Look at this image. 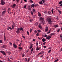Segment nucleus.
I'll list each match as a JSON object with an SVG mask.
<instances>
[{
	"instance_id": "1",
	"label": "nucleus",
	"mask_w": 62,
	"mask_h": 62,
	"mask_svg": "<svg viewBox=\"0 0 62 62\" xmlns=\"http://www.w3.org/2000/svg\"><path fill=\"white\" fill-rule=\"evenodd\" d=\"M47 20L49 24H52V18L49 17H48L47 18Z\"/></svg>"
},
{
	"instance_id": "2",
	"label": "nucleus",
	"mask_w": 62,
	"mask_h": 62,
	"mask_svg": "<svg viewBox=\"0 0 62 62\" xmlns=\"http://www.w3.org/2000/svg\"><path fill=\"white\" fill-rule=\"evenodd\" d=\"M0 52L2 53V54L3 55H6V53L3 50H1L0 51Z\"/></svg>"
},
{
	"instance_id": "3",
	"label": "nucleus",
	"mask_w": 62,
	"mask_h": 62,
	"mask_svg": "<svg viewBox=\"0 0 62 62\" xmlns=\"http://www.w3.org/2000/svg\"><path fill=\"white\" fill-rule=\"evenodd\" d=\"M1 2L2 5H4L5 4V2L3 0H1Z\"/></svg>"
},
{
	"instance_id": "4",
	"label": "nucleus",
	"mask_w": 62,
	"mask_h": 62,
	"mask_svg": "<svg viewBox=\"0 0 62 62\" xmlns=\"http://www.w3.org/2000/svg\"><path fill=\"white\" fill-rule=\"evenodd\" d=\"M51 36H47V37H46V39H48L49 40H50L51 38Z\"/></svg>"
},
{
	"instance_id": "5",
	"label": "nucleus",
	"mask_w": 62,
	"mask_h": 62,
	"mask_svg": "<svg viewBox=\"0 0 62 62\" xmlns=\"http://www.w3.org/2000/svg\"><path fill=\"white\" fill-rule=\"evenodd\" d=\"M13 47H14L15 49H16V48H17V47L18 46H17L16 45L14 44H13Z\"/></svg>"
},
{
	"instance_id": "6",
	"label": "nucleus",
	"mask_w": 62,
	"mask_h": 62,
	"mask_svg": "<svg viewBox=\"0 0 62 62\" xmlns=\"http://www.w3.org/2000/svg\"><path fill=\"white\" fill-rule=\"evenodd\" d=\"M17 30H19L20 31H23V28L22 27L21 28H18Z\"/></svg>"
},
{
	"instance_id": "7",
	"label": "nucleus",
	"mask_w": 62,
	"mask_h": 62,
	"mask_svg": "<svg viewBox=\"0 0 62 62\" xmlns=\"http://www.w3.org/2000/svg\"><path fill=\"white\" fill-rule=\"evenodd\" d=\"M39 19L40 21H43L44 20V19L41 17H40L39 18Z\"/></svg>"
},
{
	"instance_id": "8",
	"label": "nucleus",
	"mask_w": 62,
	"mask_h": 62,
	"mask_svg": "<svg viewBox=\"0 0 62 62\" xmlns=\"http://www.w3.org/2000/svg\"><path fill=\"white\" fill-rule=\"evenodd\" d=\"M6 45H4L3 46H1V49H3V48H6Z\"/></svg>"
},
{
	"instance_id": "9",
	"label": "nucleus",
	"mask_w": 62,
	"mask_h": 62,
	"mask_svg": "<svg viewBox=\"0 0 62 62\" xmlns=\"http://www.w3.org/2000/svg\"><path fill=\"white\" fill-rule=\"evenodd\" d=\"M11 7L12 8H14L16 7V4H14L13 5L11 6Z\"/></svg>"
},
{
	"instance_id": "10",
	"label": "nucleus",
	"mask_w": 62,
	"mask_h": 62,
	"mask_svg": "<svg viewBox=\"0 0 62 62\" xmlns=\"http://www.w3.org/2000/svg\"><path fill=\"white\" fill-rule=\"evenodd\" d=\"M6 10L3 11L2 13V15L3 16L5 14V13H6Z\"/></svg>"
},
{
	"instance_id": "11",
	"label": "nucleus",
	"mask_w": 62,
	"mask_h": 62,
	"mask_svg": "<svg viewBox=\"0 0 62 62\" xmlns=\"http://www.w3.org/2000/svg\"><path fill=\"white\" fill-rule=\"evenodd\" d=\"M4 41H6L7 39H6V36H5V33H4Z\"/></svg>"
},
{
	"instance_id": "12",
	"label": "nucleus",
	"mask_w": 62,
	"mask_h": 62,
	"mask_svg": "<svg viewBox=\"0 0 62 62\" xmlns=\"http://www.w3.org/2000/svg\"><path fill=\"white\" fill-rule=\"evenodd\" d=\"M38 16L39 17L41 16V14H40V13H39V12H38Z\"/></svg>"
},
{
	"instance_id": "13",
	"label": "nucleus",
	"mask_w": 62,
	"mask_h": 62,
	"mask_svg": "<svg viewBox=\"0 0 62 62\" xmlns=\"http://www.w3.org/2000/svg\"><path fill=\"white\" fill-rule=\"evenodd\" d=\"M16 32L17 34H19L20 32V31H19V30H18L17 29Z\"/></svg>"
},
{
	"instance_id": "14",
	"label": "nucleus",
	"mask_w": 62,
	"mask_h": 62,
	"mask_svg": "<svg viewBox=\"0 0 62 62\" xmlns=\"http://www.w3.org/2000/svg\"><path fill=\"white\" fill-rule=\"evenodd\" d=\"M46 40V39H44V38H43L42 39V41H43V42H45V41Z\"/></svg>"
},
{
	"instance_id": "15",
	"label": "nucleus",
	"mask_w": 62,
	"mask_h": 62,
	"mask_svg": "<svg viewBox=\"0 0 62 62\" xmlns=\"http://www.w3.org/2000/svg\"><path fill=\"white\" fill-rule=\"evenodd\" d=\"M48 28L47 27H46V28L45 29V32H47L48 31Z\"/></svg>"
},
{
	"instance_id": "16",
	"label": "nucleus",
	"mask_w": 62,
	"mask_h": 62,
	"mask_svg": "<svg viewBox=\"0 0 62 62\" xmlns=\"http://www.w3.org/2000/svg\"><path fill=\"white\" fill-rule=\"evenodd\" d=\"M55 34V33H51L50 35H51V36H53V35H54Z\"/></svg>"
},
{
	"instance_id": "17",
	"label": "nucleus",
	"mask_w": 62,
	"mask_h": 62,
	"mask_svg": "<svg viewBox=\"0 0 62 62\" xmlns=\"http://www.w3.org/2000/svg\"><path fill=\"white\" fill-rule=\"evenodd\" d=\"M39 28H40V29H41V28H42L41 27V24H39Z\"/></svg>"
},
{
	"instance_id": "18",
	"label": "nucleus",
	"mask_w": 62,
	"mask_h": 62,
	"mask_svg": "<svg viewBox=\"0 0 62 62\" xmlns=\"http://www.w3.org/2000/svg\"><path fill=\"white\" fill-rule=\"evenodd\" d=\"M47 14L49 15H50L51 14V12L50 11H48L47 12Z\"/></svg>"
},
{
	"instance_id": "19",
	"label": "nucleus",
	"mask_w": 62,
	"mask_h": 62,
	"mask_svg": "<svg viewBox=\"0 0 62 62\" xmlns=\"http://www.w3.org/2000/svg\"><path fill=\"white\" fill-rule=\"evenodd\" d=\"M40 48V47H39V48H36V51H39V50Z\"/></svg>"
},
{
	"instance_id": "20",
	"label": "nucleus",
	"mask_w": 62,
	"mask_h": 62,
	"mask_svg": "<svg viewBox=\"0 0 62 62\" xmlns=\"http://www.w3.org/2000/svg\"><path fill=\"white\" fill-rule=\"evenodd\" d=\"M32 11L34 12V13H36V11L35 10L34 8H33V9Z\"/></svg>"
},
{
	"instance_id": "21",
	"label": "nucleus",
	"mask_w": 62,
	"mask_h": 62,
	"mask_svg": "<svg viewBox=\"0 0 62 62\" xmlns=\"http://www.w3.org/2000/svg\"><path fill=\"white\" fill-rule=\"evenodd\" d=\"M10 60H8V61H9L10 62H12V60H13V59H12V58H10Z\"/></svg>"
},
{
	"instance_id": "22",
	"label": "nucleus",
	"mask_w": 62,
	"mask_h": 62,
	"mask_svg": "<svg viewBox=\"0 0 62 62\" xmlns=\"http://www.w3.org/2000/svg\"><path fill=\"white\" fill-rule=\"evenodd\" d=\"M39 3L40 5H41V4H43L42 3V1H41L40 2H39Z\"/></svg>"
},
{
	"instance_id": "23",
	"label": "nucleus",
	"mask_w": 62,
	"mask_h": 62,
	"mask_svg": "<svg viewBox=\"0 0 62 62\" xmlns=\"http://www.w3.org/2000/svg\"><path fill=\"white\" fill-rule=\"evenodd\" d=\"M35 5L34 4H33L32 5H31V8H34V5Z\"/></svg>"
},
{
	"instance_id": "24",
	"label": "nucleus",
	"mask_w": 62,
	"mask_h": 62,
	"mask_svg": "<svg viewBox=\"0 0 62 62\" xmlns=\"http://www.w3.org/2000/svg\"><path fill=\"white\" fill-rule=\"evenodd\" d=\"M29 2L30 3H33V1L32 0H30L29 1Z\"/></svg>"
},
{
	"instance_id": "25",
	"label": "nucleus",
	"mask_w": 62,
	"mask_h": 62,
	"mask_svg": "<svg viewBox=\"0 0 62 62\" xmlns=\"http://www.w3.org/2000/svg\"><path fill=\"white\" fill-rule=\"evenodd\" d=\"M33 47V46L32 45H31V46H30V49H31Z\"/></svg>"
},
{
	"instance_id": "26",
	"label": "nucleus",
	"mask_w": 62,
	"mask_h": 62,
	"mask_svg": "<svg viewBox=\"0 0 62 62\" xmlns=\"http://www.w3.org/2000/svg\"><path fill=\"white\" fill-rule=\"evenodd\" d=\"M18 48L19 50H21L22 49V48L21 46L19 47Z\"/></svg>"
},
{
	"instance_id": "27",
	"label": "nucleus",
	"mask_w": 62,
	"mask_h": 62,
	"mask_svg": "<svg viewBox=\"0 0 62 62\" xmlns=\"http://www.w3.org/2000/svg\"><path fill=\"white\" fill-rule=\"evenodd\" d=\"M50 33H51V30H49V31H48V32L47 33V34H50Z\"/></svg>"
},
{
	"instance_id": "28",
	"label": "nucleus",
	"mask_w": 62,
	"mask_h": 62,
	"mask_svg": "<svg viewBox=\"0 0 62 62\" xmlns=\"http://www.w3.org/2000/svg\"><path fill=\"white\" fill-rule=\"evenodd\" d=\"M35 25L36 26H37L38 25V22L36 23L35 24Z\"/></svg>"
},
{
	"instance_id": "29",
	"label": "nucleus",
	"mask_w": 62,
	"mask_h": 62,
	"mask_svg": "<svg viewBox=\"0 0 62 62\" xmlns=\"http://www.w3.org/2000/svg\"><path fill=\"white\" fill-rule=\"evenodd\" d=\"M30 33H31L32 31V29L30 28Z\"/></svg>"
},
{
	"instance_id": "30",
	"label": "nucleus",
	"mask_w": 62,
	"mask_h": 62,
	"mask_svg": "<svg viewBox=\"0 0 62 62\" xmlns=\"http://www.w3.org/2000/svg\"><path fill=\"white\" fill-rule=\"evenodd\" d=\"M0 43H3V40H0Z\"/></svg>"
},
{
	"instance_id": "31",
	"label": "nucleus",
	"mask_w": 62,
	"mask_h": 62,
	"mask_svg": "<svg viewBox=\"0 0 62 62\" xmlns=\"http://www.w3.org/2000/svg\"><path fill=\"white\" fill-rule=\"evenodd\" d=\"M36 36H37L38 37H39V33H37V34H36Z\"/></svg>"
},
{
	"instance_id": "32",
	"label": "nucleus",
	"mask_w": 62,
	"mask_h": 62,
	"mask_svg": "<svg viewBox=\"0 0 62 62\" xmlns=\"http://www.w3.org/2000/svg\"><path fill=\"white\" fill-rule=\"evenodd\" d=\"M54 9H52L51 10L52 13L53 14V12H54Z\"/></svg>"
},
{
	"instance_id": "33",
	"label": "nucleus",
	"mask_w": 62,
	"mask_h": 62,
	"mask_svg": "<svg viewBox=\"0 0 62 62\" xmlns=\"http://www.w3.org/2000/svg\"><path fill=\"white\" fill-rule=\"evenodd\" d=\"M58 61V59H57L56 60H55L54 62H57Z\"/></svg>"
},
{
	"instance_id": "34",
	"label": "nucleus",
	"mask_w": 62,
	"mask_h": 62,
	"mask_svg": "<svg viewBox=\"0 0 62 62\" xmlns=\"http://www.w3.org/2000/svg\"><path fill=\"white\" fill-rule=\"evenodd\" d=\"M51 51H52V50H51V49L49 50L48 51V53H50V52H51Z\"/></svg>"
},
{
	"instance_id": "35",
	"label": "nucleus",
	"mask_w": 62,
	"mask_h": 62,
	"mask_svg": "<svg viewBox=\"0 0 62 62\" xmlns=\"http://www.w3.org/2000/svg\"><path fill=\"white\" fill-rule=\"evenodd\" d=\"M37 31L38 33H40L41 32V31L40 30H37Z\"/></svg>"
},
{
	"instance_id": "36",
	"label": "nucleus",
	"mask_w": 62,
	"mask_h": 62,
	"mask_svg": "<svg viewBox=\"0 0 62 62\" xmlns=\"http://www.w3.org/2000/svg\"><path fill=\"white\" fill-rule=\"evenodd\" d=\"M62 3V1H61L59 2V4H61Z\"/></svg>"
},
{
	"instance_id": "37",
	"label": "nucleus",
	"mask_w": 62,
	"mask_h": 62,
	"mask_svg": "<svg viewBox=\"0 0 62 62\" xmlns=\"http://www.w3.org/2000/svg\"><path fill=\"white\" fill-rule=\"evenodd\" d=\"M11 30H12V29L11 27H8Z\"/></svg>"
},
{
	"instance_id": "38",
	"label": "nucleus",
	"mask_w": 62,
	"mask_h": 62,
	"mask_svg": "<svg viewBox=\"0 0 62 62\" xmlns=\"http://www.w3.org/2000/svg\"><path fill=\"white\" fill-rule=\"evenodd\" d=\"M26 6H26V5H24L23 6V8H26Z\"/></svg>"
},
{
	"instance_id": "39",
	"label": "nucleus",
	"mask_w": 62,
	"mask_h": 62,
	"mask_svg": "<svg viewBox=\"0 0 62 62\" xmlns=\"http://www.w3.org/2000/svg\"><path fill=\"white\" fill-rule=\"evenodd\" d=\"M12 28L13 29H14V25H12Z\"/></svg>"
},
{
	"instance_id": "40",
	"label": "nucleus",
	"mask_w": 62,
	"mask_h": 62,
	"mask_svg": "<svg viewBox=\"0 0 62 62\" xmlns=\"http://www.w3.org/2000/svg\"><path fill=\"white\" fill-rule=\"evenodd\" d=\"M30 22H33V19H30Z\"/></svg>"
},
{
	"instance_id": "41",
	"label": "nucleus",
	"mask_w": 62,
	"mask_h": 62,
	"mask_svg": "<svg viewBox=\"0 0 62 62\" xmlns=\"http://www.w3.org/2000/svg\"><path fill=\"white\" fill-rule=\"evenodd\" d=\"M58 10L59 11V13H60V14H61V11L59 10Z\"/></svg>"
},
{
	"instance_id": "42",
	"label": "nucleus",
	"mask_w": 62,
	"mask_h": 62,
	"mask_svg": "<svg viewBox=\"0 0 62 62\" xmlns=\"http://www.w3.org/2000/svg\"><path fill=\"white\" fill-rule=\"evenodd\" d=\"M45 23V22L44 21H43L42 22V23H43V24H44V23Z\"/></svg>"
},
{
	"instance_id": "43",
	"label": "nucleus",
	"mask_w": 62,
	"mask_h": 62,
	"mask_svg": "<svg viewBox=\"0 0 62 62\" xmlns=\"http://www.w3.org/2000/svg\"><path fill=\"white\" fill-rule=\"evenodd\" d=\"M39 43L38 42L36 43V46H38Z\"/></svg>"
},
{
	"instance_id": "44",
	"label": "nucleus",
	"mask_w": 62,
	"mask_h": 62,
	"mask_svg": "<svg viewBox=\"0 0 62 62\" xmlns=\"http://www.w3.org/2000/svg\"><path fill=\"white\" fill-rule=\"evenodd\" d=\"M31 13L32 15H33V12H32V11H31Z\"/></svg>"
},
{
	"instance_id": "45",
	"label": "nucleus",
	"mask_w": 62,
	"mask_h": 62,
	"mask_svg": "<svg viewBox=\"0 0 62 62\" xmlns=\"http://www.w3.org/2000/svg\"><path fill=\"white\" fill-rule=\"evenodd\" d=\"M8 54L9 55L11 53H10V52L9 51V52H8Z\"/></svg>"
},
{
	"instance_id": "46",
	"label": "nucleus",
	"mask_w": 62,
	"mask_h": 62,
	"mask_svg": "<svg viewBox=\"0 0 62 62\" xmlns=\"http://www.w3.org/2000/svg\"><path fill=\"white\" fill-rule=\"evenodd\" d=\"M58 25H55V28H56V27H58Z\"/></svg>"
},
{
	"instance_id": "47",
	"label": "nucleus",
	"mask_w": 62,
	"mask_h": 62,
	"mask_svg": "<svg viewBox=\"0 0 62 62\" xmlns=\"http://www.w3.org/2000/svg\"><path fill=\"white\" fill-rule=\"evenodd\" d=\"M8 11H10V8H8Z\"/></svg>"
},
{
	"instance_id": "48",
	"label": "nucleus",
	"mask_w": 62,
	"mask_h": 62,
	"mask_svg": "<svg viewBox=\"0 0 62 62\" xmlns=\"http://www.w3.org/2000/svg\"><path fill=\"white\" fill-rule=\"evenodd\" d=\"M42 1L43 3H44L45 2V0H42Z\"/></svg>"
},
{
	"instance_id": "49",
	"label": "nucleus",
	"mask_w": 62,
	"mask_h": 62,
	"mask_svg": "<svg viewBox=\"0 0 62 62\" xmlns=\"http://www.w3.org/2000/svg\"><path fill=\"white\" fill-rule=\"evenodd\" d=\"M19 1L20 0H16V2H17V3H18Z\"/></svg>"
},
{
	"instance_id": "50",
	"label": "nucleus",
	"mask_w": 62,
	"mask_h": 62,
	"mask_svg": "<svg viewBox=\"0 0 62 62\" xmlns=\"http://www.w3.org/2000/svg\"><path fill=\"white\" fill-rule=\"evenodd\" d=\"M12 43L10 42V46H11V45H12Z\"/></svg>"
},
{
	"instance_id": "51",
	"label": "nucleus",
	"mask_w": 62,
	"mask_h": 62,
	"mask_svg": "<svg viewBox=\"0 0 62 62\" xmlns=\"http://www.w3.org/2000/svg\"><path fill=\"white\" fill-rule=\"evenodd\" d=\"M44 37H47V35L46 34L44 36Z\"/></svg>"
},
{
	"instance_id": "52",
	"label": "nucleus",
	"mask_w": 62,
	"mask_h": 62,
	"mask_svg": "<svg viewBox=\"0 0 62 62\" xmlns=\"http://www.w3.org/2000/svg\"><path fill=\"white\" fill-rule=\"evenodd\" d=\"M24 60H25V61L26 62L27 61V58H25L24 59Z\"/></svg>"
},
{
	"instance_id": "53",
	"label": "nucleus",
	"mask_w": 62,
	"mask_h": 62,
	"mask_svg": "<svg viewBox=\"0 0 62 62\" xmlns=\"http://www.w3.org/2000/svg\"><path fill=\"white\" fill-rule=\"evenodd\" d=\"M30 60V58H28V60L27 62H29V61Z\"/></svg>"
},
{
	"instance_id": "54",
	"label": "nucleus",
	"mask_w": 62,
	"mask_h": 62,
	"mask_svg": "<svg viewBox=\"0 0 62 62\" xmlns=\"http://www.w3.org/2000/svg\"><path fill=\"white\" fill-rule=\"evenodd\" d=\"M33 48H32V49L31 50V52H33Z\"/></svg>"
},
{
	"instance_id": "55",
	"label": "nucleus",
	"mask_w": 62,
	"mask_h": 62,
	"mask_svg": "<svg viewBox=\"0 0 62 62\" xmlns=\"http://www.w3.org/2000/svg\"><path fill=\"white\" fill-rule=\"evenodd\" d=\"M27 33L28 35H29V32L28 31H27Z\"/></svg>"
},
{
	"instance_id": "56",
	"label": "nucleus",
	"mask_w": 62,
	"mask_h": 62,
	"mask_svg": "<svg viewBox=\"0 0 62 62\" xmlns=\"http://www.w3.org/2000/svg\"><path fill=\"white\" fill-rule=\"evenodd\" d=\"M22 57H24V54H23L22 55Z\"/></svg>"
},
{
	"instance_id": "57",
	"label": "nucleus",
	"mask_w": 62,
	"mask_h": 62,
	"mask_svg": "<svg viewBox=\"0 0 62 62\" xmlns=\"http://www.w3.org/2000/svg\"><path fill=\"white\" fill-rule=\"evenodd\" d=\"M34 33H37V31L36 30H35L34 31Z\"/></svg>"
},
{
	"instance_id": "58",
	"label": "nucleus",
	"mask_w": 62,
	"mask_h": 62,
	"mask_svg": "<svg viewBox=\"0 0 62 62\" xmlns=\"http://www.w3.org/2000/svg\"><path fill=\"white\" fill-rule=\"evenodd\" d=\"M22 36L23 38H24V39H25V37L24 36L22 35Z\"/></svg>"
},
{
	"instance_id": "59",
	"label": "nucleus",
	"mask_w": 62,
	"mask_h": 62,
	"mask_svg": "<svg viewBox=\"0 0 62 62\" xmlns=\"http://www.w3.org/2000/svg\"><path fill=\"white\" fill-rule=\"evenodd\" d=\"M41 53V54H43V53H44V52L42 51Z\"/></svg>"
},
{
	"instance_id": "60",
	"label": "nucleus",
	"mask_w": 62,
	"mask_h": 62,
	"mask_svg": "<svg viewBox=\"0 0 62 62\" xmlns=\"http://www.w3.org/2000/svg\"><path fill=\"white\" fill-rule=\"evenodd\" d=\"M60 31V29H59L58 30L57 32H59Z\"/></svg>"
},
{
	"instance_id": "61",
	"label": "nucleus",
	"mask_w": 62,
	"mask_h": 62,
	"mask_svg": "<svg viewBox=\"0 0 62 62\" xmlns=\"http://www.w3.org/2000/svg\"><path fill=\"white\" fill-rule=\"evenodd\" d=\"M46 43V42H44V43H43V44L44 45H45V44Z\"/></svg>"
},
{
	"instance_id": "62",
	"label": "nucleus",
	"mask_w": 62,
	"mask_h": 62,
	"mask_svg": "<svg viewBox=\"0 0 62 62\" xmlns=\"http://www.w3.org/2000/svg\"><path fill=\"white\" fill-rule=\"evenodd\" d=\"M60 38H62V35H60Z\"/></svg>"
},
{
	"instance_id": "63",
	"label": "nucleus",
	"mask_w": 62,
	"mask_h": 62,
	"mask_svg": "<svg viewBox=\"0 0 62 62\" xmlns=\"http://www.w3.org/2000/svg\"><path fill=\"white\" fill-rule=\"evenodd\" d=\"M43 56V55H42L40 57L41 58V57H42Z\"/></svg>"
},
{
	"instance_id": "64",
	"label": "nucleus",
	"mask_w": 62,
	"mask_h": 62,
	"mask_svg": "<svg viewBox=\"0 0 62 62\" xmlns=\"http://www.w3.org/2000/svg\"><path fill=\"white\" fill-rule=\"evenodd\" d=\"M60 6L61 7H62V4H61V5H60Z\"/></svg>"
}]
</instances>
